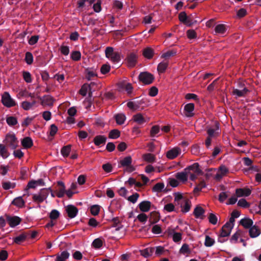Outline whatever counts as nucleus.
<instances>
[{
  "instance_id": "1",
  "label": "nucleus",
  "mask_w": 261,
  "mask_h": 261,
  "mask_svg": "<svg viewBox=\"0 0 261 261\" xmlns=\"http://www.w3.org/2000/svg\"><path fill=\"white\" fill-rule=\"evenodd\" d=\"M201 174V170L199 167L198 163H194L185 169L182 172L177 173L176 175L177 179L185 181L187 180L188 177L192 180H195L197 176Z\"/></svg>"
},
{
  "instance_id": "2",
  "label": "nucleus",
  "mask_w": 261,
  "mask_h": 261,
  "mask_svg": "<svg viewBox=\"0 0 261 261\" xmlns=\"http://www.w3.org/2000/svg\"><path fill=\"white\" fill-rule=\"evenodd\" d=\"M174 195V201L177 204L180 205L181 212L183 213L189 212L191 207V201L179 193H175Z\"/></svg>"
},
{
  "instance_id": "3",
  "label": "nucleus",
  "mask_w": 261,
  "mask_h": 261,
  "mask_svg": "<svg viewBox=\"0 0 261 261\" xmlns=\"http://www.w3.org/2000/svg\"><path fill=\"white\" fill-rule=\"evenodd\" d=\"M165 233L168 237L172 239L174 243L177 244L180 243L182 238L183 231L181 229H179L178 226L175 227H168Z\"/></svg>"
},
{
  "instance_id": "4",
  "label": "nucleus",
  "mask_w": 261,
  "mask_h": 261,
  "mask_svg": "<svg viewBox=\"0 0 261 261\" xmlns=\"http://www.w3.org/2000/svg\"><path fill=\"white\" fill-rule=\"evenodd\" d=\"M138 79L144 85H147L152 83L154 80V77L152 74L145 71L142 72L139 74Z\"/></svg>"
},
{
  "instance_id": "5",
  "label": "nucleus",
  "mask_w": 261,
  "mask_h": 261,
  "mask_svg": "<svg viewBox=\"0 0 261 261\" xmlns=\"http://www.w3.org/2000/svg\"><path fill=\"white\" fill-rule=\"evenodd\" d=\"M106 56L108 58H110L113 62H118L120 61V56L118 52L114 51L112 47H107L105 49Z\"/></svg>"
},
{
  "instance_id": "6",
  "label": "nucleus",
  "mask_w": 261,
  "mask_h": 261,
  "mask_svg": "<svg viewBox=\"0 0 261 261\" xmlns=\"http://www.w3.org/2000/svg\"><path fill=\"white\" fill-rule=\"evenodd\" d=\"M48 195V190L46 189H42L38 193L33 195V200L35 202L41 203L46 199Z\"/></svg>"
},
{
  "instance_id": "7",
  "label": "nucleus",
  "mask_w": 261,
  "mask_h": 261,
  "mask_svg": "<svg viewBox=\"0 0 261 261\" xmlns=\"http://www.w3.org/2000/svg\"><path fill=\"white\" fill-rule=\"evenodd\" d=\"M5 143L6 145L14 149L17 146L18 142L14 134L9 133L6 136Z\"/></svg>"
},
{
  "instance_id": "8",
  "label": "nucleus",
  "mask_w": 261,
  "mask_h": 261,
  "mask_svg": "<svg viewBox=\"0 0 261 261\" xmlns=\"http://www.w3.org/2000/svg\"><path fill=\"white\" fill-rule=\"evenodd\" d=\"M2 101L3 105L7 107H11L16 105L14 100L11 97L9 93L7 92H5L3 94Z\"/></svg>"
},
{
  "instance_id": "9",
  "label": "nucleus",
  "mask_w": 261,
  "mask_h": 261,
  "mask_svg": "<svg viewBox=\"0 0 261 261\" xmlns=\"http://www.w3.org/2000/svg\"><path fill=\"white\" fill-rule=\"evenodd\" d=\"M132 159L130 156H126L120 161L121 165L125 167L128 172H132L135 170L134 167L132 165Z\"/></svg>"
},
{
  "instance_id": "10",
  "label": "nucleus",
  "mask_w": 261,
  "mask_h": 261,
  "mask_svg": "<svg viewBox=\"0 0 261 261\" xmlns=\"http://www.w3.org/2000/svg\"><path fill=\"white\" fill-rule=\"evenodd\" d=\"M138 56L135 53H130L128 54L126 58L127 66L129 68H133L135 66L137 63Z\"/></svg>"
},
{
  "instance_id": "11",
  "label": "nucleus",
  "mask_w": 261,
  "mask_h": 261,
  "mask_svg": "<svg viewBox=\"0 0 261 261\" xmlns=\"http://www.w3.org/2000/svg\"><path fill=\"white\" fill-rule=\"evenodd\" d=\"M180 153V148L178 147H175L166 152V157L170 160H173L179 155Z\"/></svg>"
},
{
  "instance_id": "12",
  "label": "nucleus",
  "mask_w": 261,
  "mask_h": 261,
  "mask_svg": "<svg viewBox=\"0 0 261 261\" xmlns=\"http://www.w3.org/2000/svg\"><path fill=\"white\" fill-rule=\"evenodd\" d=\"M229 173V170L225 165H221L218 169L215 178L217 179H220L226 176Z\"/></svg>"
},
{
  "instance_id": "13",
  "label": "nucleus",
  "mask_w": 261,
  "mask_h": 261,
  "mask_svg": "<svg viewBox=\"0 0 261 261\" xmlns=\"http://www.w3.org/2000/svg\"><path fill=\"white\" fill-rule=\"evenodd\" d=\"M207 134L208 136L212 138L219 135L220 130L219 129V123L217 122L215 123V125L213 127H211L207 130Z\"/></svg>"
},
{
  "instance_id": "14",
  "label": "nucleus",
  "mask_w": 261,
  "mask_h": 261,
  "mask_svg": "<svg viewBox=\"0 0 261 261\" xmlns=\"http://www.w3.org/2000/svg\"><path fill=\"white\" fill-rule=\"evenodd\" d=\"M38 99L40 100L41 104L42 106H50L53 105L54 98L50 95H44L42 97L38 96Z\"/></svg>"
},
{
  "instance_id": "15",
  "label": "nucleus",
  "mask_w": 261,
  "mask_h": 261,
  "mask_svg": "<svg viewBox=\"0 0 261 261\" xmlns=\"http://www.w3.org/2000/svg\"><path fill=\"white\" fill-rule=\"evenodd\" d=\"M260 233L261 229L259 226L254 225L249 228V234L251 238H256L258 237Z\"/></svg>"
},
{
  "instance_id": "16",
  "label": "nucleus",
  "mask_w": 261,
  "mask_h": 261,
  "mask_svg": "<svg viewBox=\"0 0 261 261\" xmlns=\"http://www.w3.org/2000/svg\"><path fill=\"white\" fill-rule=\"evenodd\" d=\"M251 190L247 188L237 189L236 194L237 197H247L251 194Z\"/></svg>"
},
{
  "instance_id": "17",
  "label": "nucleus",
  "mask_w": 261,
  "mask_h": 261,
  "mask_svg": "<svg viewBox=\"0 0 261 261\" xmlns=\"http://www.w3.org/2000/svg\"><path fill=\"white\" fill-rule=\"evenodd\" d=\"M66 211L69 218H73L76 216L78 210L74 205H68L66 207Z\"/></svg>"
},
{
  "instance_id": "18",
  "label": "nucleus",
  "mask_w": 261,
  "mask_h": 261,
  "mask_svg": "<svg viewBox=\"0 0 261 261\" xmlns=\"http://www.w3.org/2000/svg\"><path fill=\"white\" fill-rule=\"evenodd\" d=\"M65 187L64 183L62 181H59L56 191L57 196L59 198L63 197L65 194Z\"/></svg>"
},
{
  "instance_id": "19",
  "label": "nucleus",
  "mask_w": 261,
  "mask_h": 261,
  "mask_svg": "<svg viewBox=\"0 0 261 261\" xmlns=\"http://www.w3.org/2000/svg\"><path fill=\"white\" fill-rule=\"evenodd\" d=\"M179 20L188 27H191V21L188 20V16L185 11L181 12L178 14Z\"/></svg>"
},
{
  "instance_id": "20",
  "label": "nucleus",
  "mask_w": 261,
  "mask_h": 261,
  "mask_svg": "<svg viewBox=\"0 0 261 261\" xmlns=\"http://www.w3.org/2000/svg\"><path fill=\"white\" fill-rule=\"evenodd\" d=\"M142 103H144L143 99L135 101H129L127 102V106L130 109L136 111L140 109V106Z\"/></svg>"
},
{
  "instance_id": "21",
  "label": "nucleus",
  "mask_w": 261,
  "mask_h": 261,
  "mask_svg": "<svg viewBox=\"0 0 261 261\" xmlns=\"http://www.w3.org/2000/svg\"><path fill=\"white\" fill-rule=\"evenodd\" d=\"M167 200L164 198L163 199L162 201L164 202L165 205L163 208V211L164 212L171 213L175 211V207L174 204L172 203H167Z\"/></svg>"
},
{
  "instance_id": "22",
  "label": "nucleus",
  "mask_w": 261,
  "mask_h": 261,
  "mask_svg": "<svg viewBox=\"0 0 261 261\" xmlns=\"http://www.w3.org/2000/svg\"><path fill=\"white\" fill-rule=\"evenodd\" d=\"M151 207V202L148 201H143L139 204V207L143 212H148Z\"/></svg>"
},
{
  "instance_id": "23",
  "label": "nucleus",
  "mask_w": 261,
  "mask_h": 261,
  "mask_svg": "<svg viewBox=\"0 0 261 261\" xmlns=\"http://www.w3.org/2000/svg\"><path fill=\"white\" fill-rule=\"evenodd\" d=\"M232 228V227L225 224L221 229L220 236L222 237H228L230 234Z\"/></svg>"
},
{
  "instance_id": "24",
  "label": "nucleus",
  "mask_w": 261,
  "mask_h": 261,
  "mask_svg": "<svg viewBox=\"0 0 261 261\" xmlns=\"http://www.w3.org/2000/svg\"><path fill=\"white\" fill-rule=\"evenodd\" d=\"M249 91L247 88H244L243 89H233L232 94L236 95L238 97H243L249 92Z\"/></svg>"
},
{
  "instance_id": "25",
  "label": "nucleus",
  "mask_w": 261,
  "mask_h": 261,
  "mask_svg": "<svg viewBox=\"0 0 261 261\" xmlns=\"http://www.w3.org/2000/svg\"><path fill=\"white\" fill-rule=\"evenodd\" d=\"M7 222L11 227H14L19 224L20 219L17 216L9 217L7 218Z\"/></svg>"
},
{
  "instance_id": "26",
  "label": "nucleus",
  "mask_w": 261,
  "mask_h": 261,
  "mask_svg": "<svg viewBox=\"0 0 261 261\" xmlns=\"http://www.w3.org/2000/svg\"><path fill=\"white\" fill-rule=\"evenodd\" d=\"M142 54L146 59H151L153 57L154 50L150 47H147L143 50Z\"/></svg>"
},
{
  "instance_id": "27",
  "label": "nucleus",
  "mask_w": 261,
  "mask_h": 261,
  "mask_svg": "<svg viewBox=\"0 0 261 261\" xmlns=\"http://www.w3.org/2000/svg\"><path fill=\"white\" fill-rule=\"evenodd\" d=\"M142 159L144 161L149 163H153L155 162L156 160L155 155L150 153L143 154Z\"/></svg>"
},
{
  "instance_id": "28",
  "label": "nucleus",
  "mask_w": 261,
  "mask_h": 261,
  "mask_svg": "<svg viewBox=\"0 0 261 261\" xmlns=\"http://www.w3.org/2000/svg\"><path fill=\"white\" fill-rule=\"evenodd\" d=\"M12 204L19 208H21L24 206L25 201L22 197L20 196L15 198L12 202Z\"/></svg>"
},
{
  "instance_id": "29",
  "label": "nucleus",
  "mask_w": 261,
  "mask_h": 261,
  "mask_svg": "<svg viewBox=\"0 0 261 261\" xmlns=\"http://www.w3.org/2000/svg\"><path fill=\"white\" fill-rule=\"evenodd\" d=\"M204 213V209L200 206H197L194 209V215L196 218L202 219Z\"/></svg>"
},
{
  "instance_id": "30",
  "label": "nucleus",
  "mask_w": 261,
  "mask_h": 261,
  "mask_svg": "<svg viewBox=\"0 0 261 261\" xmlns=\"http://www.w3.org/2000/svg\"><path fill=\"white\" fill-rule=\"evenodd\" d=\"M154 251V248L149 247L140 251V254L144 257L150 256Z\"/></svg>"
},
{
  "instance_id": "31",
  "label": "nucleus",
  "mask_w": 261,
  "mask_h": 261,
  "mask_svg": "<svg viewBox=\"0 0 261 261\" xmlns=\"http://www.w3.org/2000/svg\"><path fill=\"white\" fill-rule=\"evenodd\" d=\"M43 186L44 182L42 179H38L37 180H31L29 182L27 185L28 189H35L37 186Z\"/></svg>"
},
{
  "instance_id": "32",
  "label": "nucleus",
  "mask_w": 261,
  "mask_h": 261,
  "mask_svg": "<svg viewBox=\"0 0 261 261\" xmlns=\"http://www.w3.org/2000/svg\"><path fill=\"white\" fill-rule=\"evenodd\" d=\"M69 256V253L66 251H64L60 254L56 255V261H66Z\"/></svg>"
},
{
  "instance_id": "33",
  "label": "nucleus",
  "mask_w": 261,
  "mask_h": 261,
  "mask_svg": "<svg viewBox=\"0 0 261 261\" xmlns=\"http://www.w3.org/2000/svg\"><path fill=\"white\" fill-rule=\"evenodd\" d=\"M94 143L96 146H100L106 143V138L103 136H97L94 138Z\"/></svg>"
},
{
  "instance_id": "34",
  "label": "nucleus",
  "mask_w": 261,
  "mask_h": 261,
  "mask_svg": "<svg viewBox=\"0 0 261 261\" xmlns=\"http://www.w3.org/2000/svg\"><path fill=\"white\" fill-rule=\"evenodd\" d=\"M253 221L249 218H244L240 221V224L245 228H249L253 225Z\"/></svg>"
},
{
  "instance_id": "35",
  "label": "nucleus",
  "mask_w": 261,
  "mask_h": 261,
  "mask_svg": "<svg viewBox=\"0 0 261 261\" xmlns=\"http://www.w3.org/2000/svg\"><path fill=\"white\" fill-rule=\"evenodd\" d=\"M168 66V62H162L160 63L157 67V70L160 73H162L165 72Z\"/></svg>"
},
{
  "instance_id": "36",
  "label": "nucleus",
  "mask_w": 261,
  "mask_h": 261,
  "mask_svg": "<svg viewBox=\"0 0 261 261\" xmlns=\"http://www.w3.org/2000/svg\"><path fill=\"white\" fill-rule=\"evenodd\" d=\"M133 120L138 124H142L147 122L148 119L143 117V115H134Z\"/></svg>"
},
{
  "instance_id": "37",
  "label": "nucleus",
  "mask_w": 261,
  "mask_h": 261,
  "mask_svg": "<svg viewBox=\"0 0 261 261\" xmlns=\"http://www.w3.org/2000/svg\"><path fill=\"white\" fill-rule=\"evenodd\" d=\"M179 253L188 256L191 253L189 246L187 244H184L179 250Z\"/></svg>"
},
{
  "instance_id": "38",
  "label": "nucleus",
  "mask_w": 261,
  "mask_h": 261,
  "mask_svg": "<svg viewBox=\"0 0 261 261\" xmlns=\"http://www.w3.org/2000/svg\"><path fill=\"white\" fill-rule=\"evenodd\" d=\"M21 144L23 147L29 148L33 145V142L30 138L25 137L22 140Z\"/></svg>"
},
{
  "instance_id": "39",
  "label": "nucleus",
  "mask_w": 261,
  "mask_h": 261,
  "mask_svg": "<svg viewBox=\"0 0 261 261\" xmlns=\"http://www.w3.org/2000/svg\"><path fill=\"white\" fill-rule=\"evenodd\" d=\"M120 136V132L117 129H114L110 132L109 138L110 139H116L118 138Z\"/></svg>"
},
{
  "instance_id": "40",
  "label": "nucleus",
  "mask_w": 261,
  "mask_h": 261,
  "mask_svg": "<svg viewBox=\"0 0 261 261\" xmlns=\"http://www.w3.org/2000/svg\"><path fill=\"white\" fill-rule=\"evenodd\" d=\"M121 87L124 89L128 94L132 93L133 87L130 83H122L121 84Z\"/></svg>"
},
{
  "instance_id": "41",
  "label": "nucleus",
  "mask_w": 261,
  "mask_h": 261,
  "mask_svg": "<svg viewBox=\"0 0 261 261\" xmlns=\"http://www.w3.org/2000/svg\"><path fill=\"white\" fill-rule=\"evenodd\" d=\"M88 87L89 86H88V84H84L80 90V93L83 96H86L87 93L88 92L89 96H91L92 95L90 94V89Z\"/></svg>"
},
{
  "instance_id": "42",
  "label": "nucleus",
  "mask_w": 261,
  "mask_h": 261,
  "mask_svg": "<svg viewBox=\"0 0 261 261\" xmlns=\"http://www.w3.org/2000/svg\"><path fill=\"white\" fill-rule=\"evenodd\" d=\"M71 146L70 145L64 146L61 149V150L62 155L64 157H67L69 155V154L71 151Z\"/></svg>"
},
{
  "instance_id": "43",
  "label": "nucleus",
  "mask_w": 261,
  "mask_h": 261,
  "mask_svg": "<svg viewBox=\"0 0 261 261\" xmlns=\"http://www.w3.org/2000/svg\"><path fill=\"white\" fill-rule=\"evenodd\" d=\"M226 31L225 25L223 24H218L216 26L215 31L217 34H224Z\"/></svg>"
},
{
  "instance_id": "44",
  "label": "nucleus",
  "mask_w": 261,
  "mask_h": 261,
  "mask_svg": "<svg viewBox=\"0 0 261 261\" xmlns=\"http://www.w3.org/2000/svg\"><path fill=\"white\" fill-rule=\"evenodd\" d=\"M215 241L213 238L207 235L205 236L204 245L206 247H211L215 244Z\"/></svg>"
},
{
  "instance_id": "45",
  "label": "nucleus",
  "mask_w": 261,
  "mask_h": 261,
  "mask_svg": "<svg viewBox=\"0 0 261 261\" xmlns=\"http://www.w3.org/2000/svg\"><path fill=\"white\" fill-rule=\"evenodd\" d=\"M165 185L162 182L156 184L152 188V191L154 192H161L164 188Z\"/></svg>"
},
{
  "instance_id": "46",
  "label": "nucleus",
  "mask_w": 261,
  "mask_h": 261,
  "mask_svg": "<svg viewBox=\"0 0 261 261\" xmlns=\"http://www.w3.org/2000/svg\"><path fill=\"white\" fill-rule=\"evenodd\" d=\"M0 153L4 159L7 158L9 155V153L7 149L6 148L5 146L2 144H0Z\"/></svg>"
},
{
  "instance_id": "47",
  "label": "nucleus",
  "mask_w": 261,
  "mask_h": 261,
  "mask_svg": "<svg viewBox=\"0 0 261 261\" xmlns=\"http://www.w3.org/2000/svg\"><path fill=\"white\" fill-rule=\"evenodd\" d=\"M25 61L28 65H31L33 62V56L31 52L27 51L25 54Z\"/></svg>"
},
{
  "instance_id": "48",
  "label": "nucleus",
  "mask_w": 261,
  "mask_h": 261,
  "mask_svg": "<svg viewBox=\"0 0 261 261\" xmlns=\"http://www.w3.org/2000/svg\"><path fill=\"white\" fill-rule=\"evenodd\" d=\"M100 207L98 205H93L90 208V212L92 215H97L100 211Z\"/></svg>"
},
{
  "instance_id": "49",
  "label": "nucleus",
  "mask_w": 261,
  "mask_h": 261,
  "mask_svg": "<svg viewBox=\"0 0 261 261\" xmlns=\"http://www.w3.org/2000/svg\"><path fill=\"white\" fill-rule=\"evenodd\" d=\"M23 78L24 80L28 83H30L32 81L31 74L28 71H24L22 72Z\"/></svg>"
},
{
  "instance_id": "50",
  "label": "nucleus",
  "mask_w": 261,
  "mask_h": 261,
  "mask_svg": "<svg viewBox=\"0 0 261 261\" xmlns=\"http://www.w3.org/2000/svg\"><path fill=\"white\" fill-rule=\"evenodd\" d=\"M81 58V54L79 51H73L71 54V58L73 61H79Z\"/></svg>"
},
{
  "instance_id": "51",
  "label": "nucleus",
  "mask_w": 261,
  "mask_h": 261,
  "mask_svg": "<svg viewBox=\"0 0 261 261\" xmlns=\"http://www.w3.org/2000/svg\"><path fill=\"white\" fill-rule=\"evenodd\" d=\"M176 53L177 52L175 50H168V51L163 54L162 55L161 57L163 58L166 59V58H169L170 57H173V56H175L176 54Z\"/></svg>"
},
{
  "instance_id": "52",
  "label": "nucleus",
  "mask_w": 261,
  "mask_h": 261,
  "mask_svg": "<svg viewBox=\"0 0 261 261\" xmlns=\"http://www.w3.org/2000/svg\"><path fill=\"white\" fill-rule=\"evenodd\" d=\"M206 184L203 180H202L200 183L194 188V192L195 193H198L203 188H205Z\"/></svg>"
},
{
  "instance_id": "53",
  "label": "nucleus",
  "mask_w": 261,
  "mask_h": 261,
  "mask_svg": "<svg viewBox=\"0 0 261 261\" xmlns=\"http://www.w3.org/2000/svg\"><path fill=\"white\" fill-rule=\"evenodd\" d=\"M208 219L210 223L213 225H215L217 223L218 219L217 216L213 213H210L208 215Z\"/></svg>"
},
{
  "instance_id": "54",
  "label": "nucleus",
  "mask_w": 261,
  "mask_h": 261,
  "mask_svg": "<svg viewBox=\"0 0 261 261\" xmlns=\"http://www.w3.org/2000/svg\"><path fill=\"white\" fill-rule=\"evenodd\" d=\"M103 244L101 239L98 238L94 240L92 243L93 246L95 248H100Z\"/></svg>"
},
{
  "instance_id": "55",
  "label": "nucleus",
  "mask_w": 261,
  "mask_h": 261,
  "mask_svg": "<svg viewBox=\"0 0 261 261\" xmlns=\"http://www.w3.org/2000/svg\"><path fill=\"white\" fill-rule=\"evenodd\" d=\"M111 69L110 65L109 64H103L100 68V72L103 74H106L108 73Z\"/></svg>"
},
{
  "instance_id": "56",
  "label": "nucleus",
  "mask_w": 261,
  "mask_h": 261,
  "mask_svg": "<svg viewBox=\"0 0 261 261\" xmlns=\"http://www.w3.org/2000/svg\"><path fill=\"white\" fill-rule=\"evenodd\" d=\"M185 98L190 100V99H193L195 101L198 102L199 101V98H198V96L193 93H188L185 95Z\"/></svg>"
},
{
  "instance_id": "57",
  "label": "nucleus",
  "mask_w": 261,
  "mask_h": 261,
  "mask_svg": "<svg viewBox=\"0 0 261 261\" xmlns=\"http://www.w3.org/2000/svg\"><path fill=\"white\" fill-rule=\"evenodd\" d=\"M59 212L56 210L51 211L49 215V218L51 220L55 221L59 217Z\"/></svg>"
},
{
  "instance_id": "58",
  "label": "nucleus",
  "mask_w": 261,
  "mask_h": 261,
  "mask_svg": "<svg viewBox=\"0 0 261 261\" xmlns=\"http://www.w3.org/2000/svg\"><path fill=\"white\" fill-rule=\"evenodd\" d=\"M101 1L97 0L96 3L93 5V8L95 12L98 13L101 10Z\"/></svg>"
},
{
  "instance_id": "59",
  "label": "nucleus",
  "mask_w": 261,
  "mask_h": 261,
  "mask_svg": "<svg viewBox=\"0 0 261 261\" xmlns=\"http://www.w3.org/2000/svg\"><path fill=\"white\" fill-rule=\"evenodd\" d=\"M125 119V115H115V120L118 124H122L124 122Z\"/></svg>"
},
{
  "instance_id": "60",
  "label": "nucleus",
  "mask_w": 261,
  "mask_h": 261,
  "mask_svg": "<svg viewBox=\"0 0 261 261\" xmlns=\"http://www.w3.org/2000/svg\"><path fill=\"white\" fill-rule=\"evenodd\" d=\"M155 254L158 256L162 255L165 252L164 247L159 246L154 248Z\"/></svg>"
},
{
  "instance_id": "61",
  "label": "nucleus",
  "mask_w": 261,
  "mask_h": 261,
  "mask_svg": "<svg viewBox=\"0 0 261 261\" xmlns=\"http://www.w3.org/2000/svg\"><path fill=\"white\" fill-rule=\"evenodd\" d=\"M194 109V104L189 103L185 105L184 110L188 113H191Z\"/></svg>"
},
{
  "instance_id": "62",
  "label": "nucleus",
  "mask_w": 261,
  "mask_h": 261,
  "mask_svg": "<svg viewBox=\"0 0 261 261\" xmlns=\"http://www.w3.org/2000/svg\"><path fill=\"white\" fill-rule=\"evenodd\" d=\"M58 127L55 124L51 125L49 130V136L53 137L56 135Z\"/></svg>"
},
{
  "instance_id": "63",
  "label": "nucleus",
  "mask_w": 261,
  "mask_h": 261,
  "mask_svg": "<svg viewBox=\"0 0 261 261\" xmlns=\"http://www.w3.org/2000/svg\"><path fill=\"white\" fill-rule=\"evenodd\" d=\"M238 205L239 206L245 207V208L248 207L249 206V203L245 199H240L238 202Z\"/></svg>"
},
{
  "instance_id": "64",
  "label": "nucleus",
  "mask_w": 261,
  "mask_h": 261,
  "mask_svg": "<svg viewBox=\"0 0 261 261\" xmlns=\"http://www.w3.org/2000/svg\"><path fill=\"white\" fill-rule=\"evenodd\" d=\"M253 211L256 214L261 215V194H260V201L258 205H256L254 207Z\"/></svg>"
}]
</instances>
